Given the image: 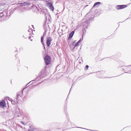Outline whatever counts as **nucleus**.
<instances>
[{
	"label": "nucleus",
	"mask_w": 131,
	"mask_h": 131,
	"mask_svg": "<svg viewBox=\"0 0 131 131\" xmlns=\"http://www.w3.org/2000/svg\"><path fill=\"white\" fill-rule=\"evenodd\" d=\"M65 130V129H63L62 130V131H64V130Z\"/></svg>",
	"instance_id": "obj_53"
},
{
	"label": "nucleus",
	"mask_w": 131,
	"mask_h": 131,
	"mask_svg": "<svg viewBox=\"0 0 131 131\" xmlns=\"http://www.w3.org/2000/svg\"><path fill=\"white\" fill-rule=\"evenodd\" d=\"M74 82L72 84V86H71V89H70V90H71V88H72V87H73V86H74V85H75V84H74Z\"/></svg>",
	"instance_id": "obj_32"
},
{
	"label": "nucleus",
	"mask_w": 131,
	"mask_h": 131,
	"mask_svg": "<svg viewBox=\"0 0 131 131\" xmlns=\"http://www.w3.org/2000/svg\"><path fill=\"white\" fill-rule=\"evenodd\" d=\"M81 26V24H79L77 26V28L76 29H77L79 27H80V26Z\"/></svg>",
	"instance_id": "obj_31"
},
{
	"label": "nucleus",
	"mask_w": 131,
	"mask_h": 131,
	"mask_svg": "<svg viewBox=\"0 0 131 131\" xmlns=\"http://www.w3.org/2000/svg\"><path fill=\"white\" fill-rule=\"evenodd\" d=\"M54 31H55V30H54V31H53V32H54Z\"/></svg>",
	"instance_id": "obj_60"
},
{
	"label": "nucleus",
	"mask_w": 131,
	"mask_h": 131,
	"mask_svg": "<svg viewBox=\"0 0 131 131\" xmlns=\"http://www.w3.org/2000/svg\"><path fill=\"white\" fill-rule=\"evenodd\" d=\"M32 27H33V28H34V26L33 25H32Z\"/></svg>",
	"instance_id": "obj_51"
},
{
	"label": "nucleus",
	"mask_w": 131,
	"mask_h": 131,
	"mask_svg": "<svg viewBox=\"0 0 131 131\" xmlns=\"http://www.w3.org/2000/svg\"><path fill=\"white\" fill-rule=\"evenodd\" d=\"M15 56L16 57V55Z\"/></svg>",
	"instance_id": "obj_56"
},
{
	"label": "nucleus",
	"mask_w": 131,
	"mask_h": 131,
	"mask_svg": "<svg viewBox=\"0 0 131 131\" xmlns=\"http://www.w3.org/2000/svg\"><path fill=\"white\" fill-rule=\"evenodd\" d=\"M76 29H75L74 30L72 31L69 34V36L67 39V41L68 43V44H69V43L70 42V41L73 37L75 32Z\"/></svg>",
	"instance_id": "obj_6"
},
{
	"label": "nucleus",
	"mask_w": 131,
	"mask_h": 131,
	"mask_svg": "<svg viewBox=\"0 0 131 131\" xmlns=\"http://www.w3.org/2000/svg\"><path fill=\"white\" fill-rule=\"evenodd\" d=\"M44 60L46 64L49 65L51 63V58L49 55H47L44 58Z\"/></svg>",
	"instance_id": "obj_5"
},
{
	"label": "nucleus",
	"mask_w": 131,
	"mask_h": 131,
	"mask_svg": "<svg viewBox=\"0 0 131 131\" xmlns=\"http://www.w3.org/2000/svg\"><path fill=\"white\" fill-rule=\"evenodd\" d=\"M17 8V7H15L14 8H11L10 10H9V14H10L9 15H8V16H9L10 15L12 14L15 10Z\"/></svg>",
	"instance_id": "obj_13"
},
{
	"label": "nucleus",
	"mask_w": 131,
	"mask_h": 131,
	"mask_svg": "<svg viewBox=\"0 0 131 131\" xmlns=\"http://www.w3.org/2000/svg\"><path fill=\"white\" fill-rule=\"evenodd\" d=\"M82 31V36H83L84 35H85V34L86 32V30L85 29V28H83Z\"/></svg>",
	"instance_id": "obj_18"
},
{
	"label": "nucleus",
	"mask_w": 131,
	"mask_h": 131,
	"mask_svg": "<svg viewBox=\"0 0 131 131\" xmlns=\"http://www.w3.org/2000/svg\"><path fill=\"white\" fill-rule=\"evenodd\" d=\"M18 61H19L18 63H20V62H19V59H18Z\"/></svg>",
	"instance_id": "obj_52"
},
{
	"label": "nucleus",
	"mask_w": 131,
	"mask_h": 131,
	"mask_svg": "<svg viewBox=\"0 0 131 131\" xmlns=\"http://www.w3.org/2000/svg\"><path fill=\"white\" fill-rule=\"evenodd\" d=\"M48 23H47V25H46V27L45 28H46V29H47V26H48L49 27V25H48Z\"/></svg>",
	"instance_id": "obj_38"
},
{
	"label": "nucleus",
	"mask_w": 131,
	"mask_h": 131,
	"mask_svg": "<svg viewBox=\"0 0 131 131\" xmlns=\"http://www.w3.org/2000/svg\"><path fill=\"white\" fill-rule=\"evenodd\" d=\"M65 113H66V117H67L68 118V120H69L68 118H69V116H68V113L67 112H65Z\"/></svg>",
	"instance_id": "obj_30"
},
{
	"label": "nucleus",
	"mask_w": 131,
	"mask_h": 131,
	"mask_svg": "<svg viewBox=\"0 0 131 131\" xmlns=\"http://www.w3.org/2000/svg\"><path fill=\"white\" fill-rule=\"evenodd\" d=\"M46 18H47V17H46ZM47 20V18H46V20L44 22V23L43 26L44 28L45 29V28L46 27V25L47 24H46Z\"/></svg>",
	"instance_id": "obj_21"
},
{
	"label": "nucleus",
	"mask_w": 131,
	"mask_h": 131,
	"mask_svg": "<svg viewBox=\"0 0 131 131\" xmlns=\"http://www.w3.org/2000/svg\"><path fill=\"white\" fill-rule=\"evenodd\" d=\"M35 7H36V8L37 9V10L38 11H39L40 10V8H37V7L36 6H35Z\"/></svg>",
	"instance_id": "obj_39"
},
{
	"label": "nucleus",
	"mask_w": 131,
	"mask_h": 131,
	"mask_svg": "<svg viewBox=\"0 0 131 131\" xmlns=\"http://www.w3.org/2000/svg\"><path fill=\"white\" fill-rule=\"evenodd\" d=\"M121 67H122V70H124V68H123V66H121Z\"/></svg>",
	"instance_id": "obj_43"
},
{
	"label": "nucleus",
	"mask_w": 131,
	"mask_h": 131,
	"mask_svg": "<svg viewBox=\"0 0 131 131\" xmlns=\"http://www.w3.org/2000/svg\"><path fill=\"white\" fill-rule=\"evenodd\" d=\"M52 40V38L50 37H47L46 43L47 47H49L50 46Z\"/></svg>",
	"instance_id": "obj_7"
},
{
	"label": "nucleus",
	"mask_w": 131,
	"mask_h": 131,
	"mask_svg": "<svg viewBox=\"0 0 131 131\" xmlns=\"http://www.w3.org/2000/svg\"><path fill=\"white\" fill-rule=\"evenodd\" d=\"M89 67V66L88 65H86L85 66V68L84 69L85 70H87Z\"/></svg>",
	"instance_id": "obj_27"
},
{
	"label": "nucleus",
	"mask_w": 131,
	"mask_h": 131,
	"mask_svg": "<svg viewBox=\"0 0 131 131\" xmlns=\"http://www.w3.org/2000/svg\"><path fill=\"white\" fill-rule=\"evenodd\" d=\"M88 6V5H86V6H85L84 7H86L87 6Z\"/></svg>",
	"instance_id": "obj_48"
},
{
	"label": "nucleus",
	"mask_w": 131,
	"mask_h": 131,
	"mask_svg": "<svg viewBox=\"0 0 131 131\" xmlns=\"http://www.w3.org/2000/svg\"><path fill=\"white\" fill-rule=\"evenodd\" d=\"M80 43V42H79L78 41L75 44L77 45L78 46H79V44Z\"/></svg>",
	"instance_id": "obj_35"
},
{
	"label": "nucleus",
	"mask_w": 131,
	"mask_h": 131,
	"mask_svg": "<svg viewBox=\"0 0 131 131\" xmlns=\"http://www.w3.org/2000/svg\"><path fill=\"white\" fill-rule=\"evenodd\" d=\"M100 14L99 13V12H98L96 13V15H100Z\"/></svg>",
	"instance_id": "obj_41"
},
{
	"label": "nucleus",
	"mask_w": 131,
	"mask_h": 131,
	"mask_svg": "<svg viewBox=\"0 0 131 131\" xmlns=\"http://www.w3.org/2000/svg\"><path fill=\"white\" fill-rule=\"evenodd\" d=\"M18 126L19 127H20V128H23L22 126H21L20 125H18Z\"/></svg>",
	"instance_id": "obj_44"
},
{
	"label": "nucleus",
	"mask_w": 131,
	"mask_h": 131,
	"mask_svg": "<svg viewBox=\"0 0 131 131\" xmlns=\"http://www.w3.org/2000/svg\"><path fill=\"white\" fill-rule=\"evenodd\" d=\"M122 23V22H119V23Z\"/></svg>",
	"instance_id": "obj_57"
},
{
	"label": "nucleus",
	"mask_w": 131,
	"mask_h": 131,
	"mask_svg": "<svg viewBox=\"0 0 131 131\" xmlns=\"http://www.w3.org/2000/svg\"><path fill=\"white\" fill-rule=\"evenodd\" d=\"M101 4V3L100 2H97L95 3L94 4L92 9H91L90 10V12H91L92 11H94L95 10V11H96V9H95V8L98 7L99 5L100 4Z\"/></svg>",
	"instance_id": "obj_9"
},
{
	"label": "nucleus",
	"mask_w": 131,
	"mask_h": 131,
	"mask_svg": "<svg viewBox=\"0 0 131 131\" xmlns=\"http://www.w3.org/2000/svg\"><path fill=\"white\" fill-rule=\"evenodd\" d=\"M125 73H131V71L130 70L128 71H127V72L125 71Z\"/></svg>",
	"instance_id": "obj_33"
},
{
	"label": "nucleus",
	"mask_w": 131,
	"mask_h": 131,
	"mask_svg": "<svg viewBox=\"0 0 131 131\" xmlns=\"http://www.w3.org/2000/svg\"><path fill=\"white\" fill-rule=\"evenodd\" d=\"M29 128H30V129H31L32 128V127L31 126H30V127H29ZM34 130V129H33V128L32 129H29L28 130V131H33Z\"/></svg>",
	"instance_id": "obj_26"
},
{
	"label": "nucleus",
	"mask_w": 131,
	"mask_h": 131,
	"mask_svg": "<svg viewBox=\"0 0 131 131\" xmlns=\"http://www.w3.org/2000/svg\"><path fill=\"white\" fill-rule=\"evenodd\" d=\"M44 29L45 30V31H44V32L43 33V35H42L41 37V39H43V41H44V36H46V33L47 31V29L45 28V29L44 28Z\"/></svg>",
	"instance_id": "obj_14"
},
{
	"label": "nucleus",
	"mask_w": 131,
	"mask_h": 131,
	"mask_svg": "<svg viewBox=\"0 0 131 131\" xmlns=\"http://www.w3.org/2000/svg\"><path fill=\"white\" fill-rule=\"evenodd\" d=\"M42 1L43 2H47V3L50 1H51V0H42Z\"/></svg>",
	"instance_id": "obj_29"
},
{
	"label": "nucleus",
	"mask_w": 131,
	"mask_h": 131,
	"mask_svg": "<svg viewBox=\"0 0 131 131\" xmlns=\"http://www.w3.org/2000/svg\"><path fill=\"white\" fill-rule=\"evenodd\" d=\"M60 128H57V129H59Z\"/></svg>",
	"instance_id": "obj_63"
},
{
	"label": "nucleus",
	"mask_w": 131,
	"mask_h": 131,
	"mask_svg": "<svg viewBox=\"0 0 131 131\" xmlns=\"http://www.w3.org/2000/svg\"><path fill=\"white\" fill-rule=\"evenodd\" d=\"M75 43L73 46H70V48L71 49L72 51H74L75 49L76 50L77 48V47L78 46Z\"/></svg>",
	"instance_id": "obj_15"
},
{
	"label": "nucleus",
	"mask_w": 131,
	"mask_h": 131,
	"mask_svg": "<svg viewBox=\"0 0 131 131\" xmlns=\"http://www.w3.org/2000/svg\"><path fill=\"white\" fill-rule=\"evenodd\" d=\"M31 30V31L32 30V28H31V29H29V30H28V31H30V30Z\"/></svg>",
	"instance_id": "obj_45"
},
{
	"label": "nucleus",
	"mask_w": 131,
	"mask_h": 131,
	"mask_svg": "<svg viewBox=\"0 0 131 131\" xmlns=\"http://www.w3.org/2000/svg\"><path fill=\"white\" fill-rule=\"evenodd\" d=\"M18 4L20 7H21L24 6H29L31 4L30 3L25 2L19 3Z\"/></svg>",
	"instance_id": "obj_11"
},
{
	"label": "nucleus",
	"mask_w": 131,
	"mask_h": 131,
	"mask_svg": "<svg viewBox=\"0 0 131 131\" xmlns=\"http://www.w3.org/2000/svg\"><path fill=\"white\" fill-rule=\"evenodd\" d=\"M115 56H112L110 57H108L107 58H109L110 59H115L114 58Z\"/></svg>",
	"instance_id": "obj_24"
},
{
	"label": "nucleus",
	"mask_w": 131,
	"mask_h": 131,
	"mask_svg": "<svg viewBox=\"0 0 131 131\" xmlns=\"http://www.w3.org/2000/svg\"><path fill=\"white\" fill-rule=\"evenodd\" d=\"M18 50H16L14 51V52H16L17 54Z\"/></svg>",
	"instance_id": "obj_42"
},
{
	"label": "nucleus",
	"mask_w": 131,
	"mask_h": 131,
	"mask_svg": "<svg viewBox=\"0 0 131 131\" xmlns=\"http://www.w3.org/2000/svg\"><path fill=\"white\" fill-rule=\"evenodd\" d=\"M23 90L17 92L16 96L14 100H13L12 99L8 97H7V98H8V99L11 101L12 104L14 105L18 103L19 102V100H20V98L21 97L23 96Z\"/></svg>",
	"instance_id": "obj_1"
},
{
	"label": "nucleus",
	"mask_w": 131,
	"mask_h": 131,
	"mask_svg": "<svg viewBox=\"0 0 131 131\" xmlns=\"http://www.w3.org/2000/svg\"><path fill=\"white\" fill-rule=\"evenodd\" d=\"M8 12L7 13V15H8Z\"/></svg>",
	"instance_id": "obj_62"
},
{
	"label": "nucleus",
	"mask_w": 131,
	"mask_h": 131,
	"mask_svg": "<svg viewBox=\"0 0 131 131\" xmlns=\"http://www.w3.org/2000/svg\"><path fill=\"white\" fill-rule=\"evenodd\" d=\"M45 72L44 70H41L40 71V73L38 75L36 76V77L35 79L32 80V81H30L29 83H27L28 84V83H31L32 81H35L36 80H37V81L40 80L41 79L45 77L46 75L45 74Z\"/></svg>",
	"instance_id": "obj_3"
},
{
	"label": "nucleus",
	"mask_w": 131,
	"mask_h": 131,
	"mask_svg": "<svg viewBox=\"0 0 131 131\" xmlns=\"http://www.w3.org/2000/svg\"><path fill=\"white\" fill-rule=\"evenodd\" d=\"M83 36H82L81 38L78 41L79 42H81L83 40Z\"/></svg>",
	"instance_id": "obj_25"
},
{
	"label": "nucleus",
	"mask_w": 131,
	"mask_h": 131,
	"mask_svg": "<svg viewBox=\"0 0 131 131\" xmlns=\"http://www.w3.org/2000/svg\"><path fill=\"white\" fill-rule=\"evenodd\" d=\"M6 106V103L5 101L2 100L0 102V106L2 108H4Z\"/></svg>",
	"instance_id": "obj_12"
},
{
	"label": "nucleus",
	"mask_w": 131,
	"mask_h": 131,
	"mask_svg": "<svg viewBox=\"0 0 131 131\" xmlns=\"http://www.w3.org/2000/svg\"><path fill=\"white\" fill-rule=\"evenodd\" d=\"M67 103H66L65 104V105L64 106V112H67Z\"/></svg>",
	"instance_id": "obj_19"
},
{
	"label": "nucleus",
	"mask_w": 131,
	"mask_h": 131,
	"mask_svg": "<svg viewBox=\"0 0 131 131\" xmlns=\"http://www.w3.org/2000/svg\"><path fill=\"white\" fill-rule=\"evenodd\" d=\"M14 112L15 114V115L16 116V117L21 116L23 118L24 113L20 110L19 108L17 107L16 108Z\"/></svg>",
	"instance_id": "obj_4"
},
{
	"label": "nucleus",
	"mask_w": 131,
	"mask_h": 131,
	"mask_svg": "<svg viewBox=\"0 0 131 131\" xmlns=\"http://www.w3.org/2000/svg\"><path fill=\"white\" fill-rule=\"evenodd\" d=\"M36 80L37 81H38L37 80H36L35 81H32L31 83H30V85H32L33 84H35V83H36L37 82V81L34 82V81H35ZM29 84V83H28V84H27L26 85L25 88H24L23 90H24L25 89L27 88L28 86H27V85H28V84Z\"/></svg>",
	"instance_id": "obj_16"
},
{
	"label": "nucleus",
	"mask_w": 131,
	"mask_h": 131,
	"mask_svg": "<svg viewBox=\"0 0 131 131\" xmlns=\"http://www.w3.org/2000/svg\"><path fill=\"white\" fill-rule=\"evenodd\" d=\"M21 123L23 125H25L24 123V122H23V121H21Z\"/></svg>",
	"instance_id": "obj_40"
},
{
	"label": "nucleus",
	"mask_w": 131,
	"mask_h": 131,
	"mask_svg": "<svg viewBox=\"0 0 131 131\" xmlns=\"http://www.w3.org/2000/svg\"><path fill=\"white\" fill-rule=\"evenodd\" d=\"M100 74H101V73L102 74V72H103V71H100Z\"/></svg>",
	"instance_id": "obj_47"
},
{
	"label": "nucleus",
	"mask_w": 131,
	"mask_h": 131,
	"mask_svg": "<svg viewBox=\"0 0 131 131\" xmlns=\"http://www.w3.org/2000/svg\"><path fill=\"white\" fill-rule=\"evenodd\" d=\"M42 82H41L39 83H38L35 85H32V86H38L39 84H41Z\"/></svg>",
	"instance_id": "obj_28"
},
{
	"label": "nucleus",
	"mask_w": 131,
	"mask_h": 131,
	"mask_svg": "<svg viewBox=\"0 0 131 131\" xmlns=\"http://www.w3.org/2000/svg\"><path fill=\"white\" fill-rule=\"evenodd\" d=\"M41 42L42 45L43 47V49L45 50V51H46V45L45 44V42H44V41H43V39H41Z\"/></svg>",
	"instance_id": "obj_17"
},
{
	"label": "nucleus",
	"mask_w": 131,
	"mask_h": 131,
	"mask_svg": "<svg viewBox=\"0 0 131 131\" xmlns=\"http://www.w3.org/2000/svg\"><path fill=\"white\" fill-rule=\"evenodd\" d=\"M60 65V64H59L58 65H57L56 67V68H55V70H57V68L59 67V66Z\"/></svg>",
	"instance_id": "obj_36"
},
{
	"label": "nucleus",
	"mask_w": 131,
	"mask_h": 131,
	"mask_svg": "<svg viewBox=\"0 0 131 131\" xmlns=\"http://www.w3.org/2000/svg\"><path fill=\"white\" fill-rule=\"evenodd\" d=\"M31 38V36H29L28 38H29V39H30V38Z\"/></svg>",
	"instance_id": "obj_46"
},
{
	"label": "nucleus",
	"mask_w": 131,
	"mask_h": 131,
	"mask_svg": "<svg viewBox=\"0 0 131 131\" xmlns=\"http://www.w3.org/2000/svg\"><path fill=\"white\" fill-rule=\"evenodd\" d=\"M79 61H79V63H81V61H82V62H83V60L82 59H80V60Z\"/></svg>",
	"instance_id": "obj_34"
},
{
	"label": "nucleus",
	"mask_w": 131,
	"mask_h": 131,
	"mask_svg": "<svg viewBox=\"0 0 131 131\" xmlns=\"http://www.w3.org/2000/svg\"><path fill=\"white\" fill-rule=\"evenodd\" d=\"M46 6L48 7L51 10L53 11L54 10V7L53 5V2H50L46 3Z\"/></svg>",
	"instance_id": "obj_8"
},
{
	"label": "nucleus",
	"mask_w": 131,
	"mask_h": 131,
	"mask_svg": "<svg viewBox=\"0 0 131 131\" xmlns=\"http://www.w3.org/2000/svg\"><path fill=\"white\" fill-rule=\"evenodd\" d=\"M30 40L31 41H32V39H30Z\"/></svg>",
	"instance_id": "obj_50"
},
{
	"label": "nucleus",
	"mask_w": 131,
	"mask_h": 131,
	"mask_svg": "<svg viewBox=\"0 0 131 131\" xmlns=\"http://www.w3.org/2000/svg\"><path fill=\"white\" fill-rule=\"evenodd\" d=\"M68 122H65L64 123V124L65 125L67 126H68V123H71L68 120Z\"/></svg>",
	"instance_id": "obj_22"
},
{
	"label": "nucleus",
	"mask_w": 131,
	"mask_h": 131,
	"mask_svg": "<svg viewBox=\"0 0 131 131\" xmlns=\"http://www.w3.org/2000/svg\"><path fill=\"white\" fill-rule=\"evenodd\" d=\"M76 40H74L72 42V44H71L70 43V42L69 43V44H68L69 46H73L75 44V43Z\"/></svg>",
	"instance_id": "obj_20"
},
{
	"label": "nucleus",
	"mask_w": 131,
	"mask_h": 131,
	"mask_svg": "<svg viewBox=\"0 0 131 131\" xmlns=\"http://www.w3.org/2000/svg\"><path fill=\"white\" fill-rule=\"evenodd\" d=\"M0 131H6V130H0Z\"/></svg>",
	"instance_id": "obj_49"
},
{
	"label": "nucleus",
	"mask_w": 131,
	"mask_h": 131,
	"mask_svg": "<svg viewBox=\"0 0 131 131\" xmlns=\"http://www.w3.org/2000/svg\"><path fill=\"white\" fill-rule=\"evenodd\" d=\"M4 16V14H3V12H1L0 13V18H1Z\"/></svg>",
	"instance_id": "obj_23"
},
{
	"label": "nucleus",
	"mask_w": 131,
	"mask_h": 131,
	"mask_svg": "<svg viewBox=\"0 0 131 131\" xmlns=\"http://www.w3.org/2000/svg\"><path fill=\"white\" fill-rule=\"evenodd\" d=\"M127 6L126 5H118L116 6V8L117 9L119 10L125 8Z\"/></svg>",
	"instance_id": "obj_10"
},
{
	"label": "nucleus",
	"mask_w": 131,
	"mask_h": 131,
	"mask_svg": "<svg viewBox=\"0 0 131 131\" xmlns=\"http://www.w3.org/2000/svg\"><path fill=\"white\" fill-rule=\"evenodd\" d=\"M54 31H55V30H54V31H53V32H54Z\"/></svg>",
	"instance_id": "obj_59"
},
{
	"label": "nucleus",
	"mask_w": 131,
	"mask_h": 131,
	"mask_svg": "<svg viewBox=\"0 0 131 131\" xmlns=\"http://www.w3.org/2000/svg\"><path fill=\"white\" fill-rule=\"evenodd\" d=\"M50 19L49 18V21H50Z\"/></svg>",
	"instance_id": "obj_54"
},
{
	"label": "nucleus",
	"mask_w": 131,
	"mask_h": 131,
	"mask_svg": "<svg viewBox=\"0 0 131 131\" xmlns=\"http://www.w3.org/2000/svg\"><path fill=\"white\" fill-rule=\"evenodd\" d=\"M59 69H58V70H59Z\"/></svg>",
	"instance_id": "obj_61"
},
{
	"label": "nucleus",
	"mask_w": 131,
	"mask_h": 131,
	"mask_svg": "<svg viewBox=\"0 0 131 131\" xmlns=\"http://www.w3.org/2000/svg\"><path fill=\"white\" fill-rule=\"evenodd\" d=\"M128 19V18H127V19H126V20H127V19Z\"/></svg>",
	"instance_id": "obj_64"
},
{
	"label": "nucleus",
	"mask_w": 131,
	"mask_h": 131,
	"mask_svg": "<svg viewBox=\"0 0 131 131\" xmlns=\"http://www.w3.org/2000/svg\"><path fill=\"white\" fill-rule=\"evenodd\" d=\"M11 84H12V81H11Z\"/></svg>",
	"instance_id": "obj_55"
},
{
	"label": "nucleus",
	"mask_w": 131,
	"mask_h": 131,
	"mask_svg": "<svg viewBox=\"0 0 131 131\" xmlns=\"http://www.w3.org/2000/svg\"><path fill=\"white\" fill-rule=\"evenodd\" d=\"M94 16L93 14H92V13H91V15H90L89 18L87 19H86V21L83 22L82 24L83 25V28H87L88 27L90 26V21H93L94 19Z\"/></svg>",
	"instance_id": "obj_2"
},
{
	"label": "nucleus",
	"mask_w": 131,
	"mask_h": 131,
	"mask_svg": "<svg viewBox=\"0 0 131 131\" xmlns=\"http://www.w3.org/2000/svg\"><path fill=\"white\" fill-rule=\"evenodd\" d=\"M128 66H131V65H129Z\"/></svg>",
	"instance_id": "obj_58"
},
{
	"label": "nucleus",
	"mask_w": 131,
	"mask_h": 131,
	"mask_svg": "<svg viewBox=\"0 0 131 131\" xmlns=\"http://www.w3.org/2000/svg\"><path fill=\"white\" fill-rule=\"evenodd\" d=\"M90 14V13H88L86 15V17H87L89 15V14Z\"/></svg>",
	"instance_id": "obj_37"
}]
</instances>
